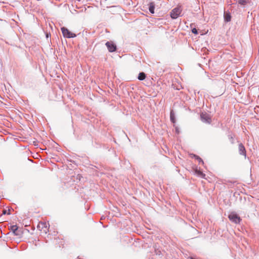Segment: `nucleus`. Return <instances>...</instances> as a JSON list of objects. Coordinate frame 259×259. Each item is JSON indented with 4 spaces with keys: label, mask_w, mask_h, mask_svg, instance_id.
<instances>
[{
    "label": "nucleus",
    "mask_w": 259,
    "mask_h": 259,
    "mask_svg": "<svg viewBox=\"0 0 259 259\" xmlns=\"http://www.w3.org/2000/svg\"><path fill=\"white\" fill-rule=\"evenodd\" d=\"M146 74L144 72H142L139 74V75L138 76V79L139 80H144L146 78Z\"/></svg>",
    "instance_id": "ddd939ff"
},
{
    "label": "nucleus",
    "mask_w": 259,
    "mask_h": 259,
    "mask_svg": "<svg viewBox=\"0 0 259 259\" xmlns=\"http://www.w3.org/2000/svg\"><path fill=\"white\" fill-rule=\"evenodd\" d=\"M170 121H171V122L175 123L176 122L175 115L172 111L170 112Z\"/></svg>",
    "instance_id": "2eb2a0df"
},
{
    "label": "nucleus",
    "mask_w": 259,
    "mask_h": 259,
    "mask_svg": "<svg viewBox=\"0 0 259 259\" xmlns=\"http://www.w3.org/2000/svg\"><path fill=\"white\" fill-rule=\"evenodd\" d=\"M192 32L194 34H198V32L196 28H193L192 29Z\"/></svg>",
    "instance_id": "dca6fc26"
},
{
    "label": "nucleus",
    "mask_w": 259,
    "mask_h": 259,
    "mask_svg": "<svg viewBox=\"0 0 259 259\" xmlns=\"http://www.w3.org/2000/svg\"><path fill=\"white\" fill-rule=\"evenodd\" d=\"M195 174L198 176L202 178H205V175L200 170L198 169L197 167L194 169Z\"/></svg>",
    "instance_id": "9d476101"
},
{
    "label": "nucleus",
    "mask_w": 259,
    "mask_h": 259,
    "mask_svg": "<svg viewBox=\"0 0 259 259\" xmlns=\"http://www.w3.org/2000/svg\"><path fill=\"white\" fill-rule=\"evenodd\" d=\"M238 3L241 6H245L249 3V0H238Z\"/></svg>",
    "instance_id": "4468645a"
},
{
    "label": "nucleus",
    "mask_w": 259,
    "mask_h": 259,
    "mask_svg": "<svg viewBox=\"0 0 259 259\" xmlns=\"http://www.w3.org/2000/svg\"><path fill=\"white\" fill-rule=\"evenodd\" d=\"M228 137H229V139H230V141H231V143H232V144H233V143H234V139H233V137L232 136H231V135L228 136Z\"/></svg>",
    "instance_id": "a211bd4d"
},
{
    "label": "nucleus",
    "mask_w": 259,
    "mask_h": 259,
    "mask_svg": "<svg viewBox=\"0 0 259 259\" xmlns=\"http://www.w3.org/2000/svg\"><path fill=\"white\" fill-rule=\"evenodd\" d=\"M176 133L179 134V130H178V127H176Z\"/></svg>",
    "instance_id": "6ab92c4d"
},
{
    "label": "nucleus",
    "mask_w": 259,
    "mask_h": 259,
    "mask_svg": "<svg viewBox=\"0 0 259 259\" xmlns=\"http://www.w3.org/2000/svg\"><path fill=\"white\" fill-rule=\"evenodd\" d=\"M200 118L202 121L203 122L210 124L211 122L210 116L206 113H201Z\"/></svg>",
    "instance_id": "39448f33"
},
{
    "label": "nucleus",
    "mask_w": 259,
    "mask_h": 259,
    "mask_svg": "<svg viewBox=\"0 0 259 259\" xmlns=\"http://www.w3.org/2000/svg\"><path fill=\"white\" fill-rule=\"evenodd\" d=\"M37 228L39 230L42 231L45 233H47L48 231L47 225L45 222H39L37 225Z\"/></svg>",
    "instance_id": "423d86ee"
},
{
    "label": "nucleus",
    "mask_w": 259,
    "mask_h": 259,
    "mask_svg": "<svg viewBox=\"0 0 259 259\" xmlns=\"http://www.w3.org/2000/svg\"><path fill=\"white\" fill-rule=\"evenodd\" d=\"M61 30L62 33V34L64 37L70 38H74L76 36V35L71 31H70L67 28L65 27H62L61 28Z\"/></svg>",
    "instance_id": "7ed1b4c3"
},
{
    "label": "nucleus",
    "mask_w": 259,
    "mask_h": 259,
    "mask_svg": "<svg viewBox=\"0 0 259 259\" xmlns=\"http://www.w3.org/2000/svg\"><path fill=\"white\" fill-rule=\"evenodd\" d=\"M10 214V210H8V212H7V210H6V209H4L3 210V212H2V214Z\"/></svg>",
    "instance_id": "f3484780"
},
{
    "label": "nucleus",
    "mask_w": 259,
    "mask_h": 259,
    "mask_svg": "<svg viewBox=\"0 0 259 259\" xmlns=\"http://www.w3.org/2000/svg\"><path fill=\"white\" fill-rule=\"evenodd\" d=\"M149 11L151 14H154V10H155V4L154 2H150L149 3Z\"/></svg>",
    "instance_id": "1a4fd4ad"
},
{
    "label": "nucleus",
    "mask_w": 259,
    "mask_h": 259,
    "mask_svg": "<svg viewBox=\"0 0 259 259\" xmlns=\"http://www.w3.org/2000/svg\"><path fill=\"white\" fill-rule=\"evenodd\" d=\"M182 11L181 7H177L174 8L170 12V15L172 19H176L181 16Z\"/></svg>",
    "instance_id": "f257e3e1"
},
{
    "label": "nucleus",
    "mask_w": 259,
    "mask_h": 259,
    "mask_svg": "<svg viewBox=\"0 0 259 259\" xmlns=\"http://www.w3.org/2000/svg\"><path fill=\"white\" fill-rule=\"evenodd\" d=\"M228 218L232 222L236 224H239L241 221L240 217L235 212H231L228 215Z\"/></svg>",
    "instance_id": "f03ea898"
},
{
    "label": "nucleus",
    "mask_w": 259,
    "mask_h": 259,
    "mask_svg": "<svg viewBox=\"0 0 259 259\" xmlns=\"http://www.w3.org/2000/svg\"><path fill=\"white\" fill-rule=\"evenodd\" d=\"M18 227L17 225H13L11 227V230L15 235H19V233L18 231Z\"/></svg>",
    "instance_id": "9b49d317"
},
{
    "label": "nucleus",
    "mask_w": 259,
    "mask_h": 259,
    "mask_svg": "<svg viewBox=\"0 0 259 259\" xmlns=\"http://www.w3.org/2000/svg\"><path fill=\"white\" fill-rule=\"evenodd\" d=\"M224 18L226 22H230L231 20V13L229 11L224 12Z\"/></svg>",
    "instance_id": "6e6552de"
},
{
    "label": "nucleus",
    "mask_w": 259,
    "mask_h": 259,
    "mask_svg": "<svg viewBox=\"0 0 259 259\" xmlns=\"http://www.w3.org/2000/svg\"><path fill=\"white\" fill-rule=\"evenodd\" d=\"M105 45L109 52H114L116 51L117 47L113 42L107 41L106 42Z\"/></svg>",
    "instance_id": "20e7f679"
},
{
    "label": "nucleus",
    "mask_w": 259,
    "mask_h": 259,
    "mask_svg": "<svg viewBox=\"0 0 259 259\" xmlns=\"http://www.w3.org/2000/svg\"><path fill=\"white\" fill-rule=\"evenodd\" d=\"M191 157L195 158L196 160H197L199 164H200V163H202L203 164H204V162H203V160L199 156L196 155L194 154H191Z\"/></svg>",
    "instance_id": "f8f14e48"
},
{
    "label": "nucleus",
    "mask_w": 259,
    "mask_h": 259,
    "mask_svg": "<svg viewBox=\"0 0 259 259\" xmlns=\"http://www.w3.org/2000/svg\"><path fill=\"white\" fill-rule=\"evenodd\" d=\"M238 151L240 155L246 157V149L242 143H239L238 145Z\"/></svg>",
    "instance_id": "0eeeda50"
}]
</instances>
